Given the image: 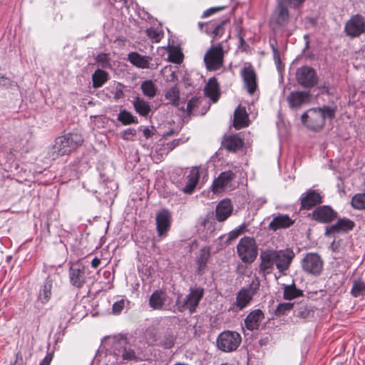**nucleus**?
I'll return each instance as SVG.
<instances>
[{
  "label": "nucleus",
  "mask_w": 365,
  "mask_h": 365,
  "mask_svg": "<svg viewBox=\"0 0 365 365\" xmlns=\"http://www.w3.org/2000/svg\"><path fill=\"white\" fill-rule=\"evenodd\" d=\"M208 218H209V215H207L206 218L203 220L202 225L204 226V227H206L207 225V223L208 222Z\"/></svg>",
  "instance_id": "obj_62"
},
{
  "label": "nucleus",
  "mask_w": 365,
  "mask_h": 365,
  "mask_svg": "<svg viewBox=\"0 0 365 365\" xmlns=\"http://www.w3.org/2000/svg\"><path fill=\"white\" fill-rule=\"evenodd\" d=\"M161 335L154 328H150L147 329L145 332V337L148 343L152 345H158Z\"/></svg>",
  "instance_id": "obj_39"
},
{
  "label": "nucleus",
  "mask_w": 365,
  "mask_h": 365,
  "mask_svg": "<svg viewBox=\"0 0 365 365\" xmlns=\"http://www.w3.org/2000/svg\"><path fill=\"white\" fill-rule=\"evenodd\" d=\"M354 227V222L349 219L341 218L331 226H327L325 230V236H330L336 233L347 232Z\"/></svg>",
  "instance_id": "obj_19"
},
{
  "label": "nucleus",
  "mask_w": 365,
  "mask_h": 365,
  "mask_svg": "<svg viewBox=\"0 0 365 365\" xmlns=\"http://www.w3.org/2000/svg\"><path fill=\"white\" fill-rule=\"evenodd\" d=\"M264 319V314L260 309L251 312L245 320V324L247 329L255 330L259 328V324Z\"/></svg>",
  "instance_id": "obj_24"
},
{
  "label": "nucleus",
  "mask_w": 365,
  "mask_h": 365,
  "mask_svg": "<svg viewBox=\"0 0 365 365\" xmlns=\"http://www.w3.org/2000/svg\"><path fill=\"white\" fill-rule=\"evenodd\" d=\"M156 229L160 237L167 235L171 225L172 217L168 210H163L156 215Z\"/></svg>",
  "instance_id": "obj_16"
},
{
  "label": "nucleus",
  "mask_w": 365,
  "mask_h": 365,
  "mask_svg": "<svg viewBox=\"0 0 365 365\" xmlns=\"http://www.w3.org/2000/svg\"><path fill=\"white\" fill-rule=\"evenodd\" d=\"M287 5L282 0H277L276 7L270 18V26L274 31L287 25L289 19Z\"/></svg>",
  "instance_id": "obj_7"
},
{
  "label": "nucleus",
  "mask_w": 365,
  "mask_h": 365,
  "mask_svg": "<svg viewBox=\"0 0 365 365\" xmlns=\"http://www.w3.org/2000/svg\"><path fill=\"white\" fill-rule=\"evenodd\" d=\"M273 56L275 61H279V53L277 48H275L273 45H272Z\"/></svg>",
  "instance_id": "obj_57"
},
{
  "label": "nucleus",
  "mask_w": 365,
  "mask_h": 365,
  "mask_svg": "<svg viewBox=\"0 0 365 365\" xmlns=\"http://www.w3.org/2000/svg\"><path fill=\"white\" fill-rule=\"evenodd\" d=\"M52 280L48 277L43 286L40 289L38 294V299L42 304H46L51 297Z\"/></svg>",
  "instance_id": "obj_31"
},
{
  "label": "nucleus",
  "mask_w": 365,
  "mask_h": 365,
  "mask_svg": "<svg viewBox=\"0 0 365 365\" xmlns=\"http://www.w3.org/2000/svg\"><path fill=\"white\" fill-rule=\"evenodd\" d=\"M207 24V23L199 22V23H198V26H199L200 29L201 30H202V29H203V26H206V24Z\"/></svg>",
  "instance_id": "obj_63"
},
{
  "label": "nucleus",
  "mask_w": 365,
  "mask_h": 365,
  "mask_svg": "<svg viewBox=\"0 0 365 365\" xmlns=\"http://www.w3.org/2000/svg\"><path fill=\"white\" fill-rule=\"evenodd\" d=\"M235 177V174L231 170L221 173L218 178L213 181L212 191L215 193H219L225 191L227 188H230L232 181Z\"/></svg>",
  "instance_id": "obj_15"
},
{
  "label": "nucleus",
  "mask_w": 365,
  "mask_h": 365,
  "mask_svg": "<svg viewBox=\"0 0 365 365\" xmlns=\"http://www.w3.org/2000/svg\"><path fill=\"white\" fill-rule=\"evenodd\" d=\"M133 104L136 113L142 116L148 115L150 111V103L139 97L135 98Z\"/></svg>",
  "instance_id": "obj_32"
},
{
  "label": "nucleus",
  "mask_w": 365,
  "mask_h": 365,
  "mask_svg": "<svg viewBox=\"0 0 365 365\" xmlns=\"http://www.w3.org/2000/svg\"><path fill=\"white\" fill-rule=\"evenodd\" d=\"M152 58L148 56H143L138 52H130L128 55V61L137 68L145 69L150 68Z\"/></svg>",
  "instance_id": "obj_23"
},
{
  "label": "nucleus",
  "mask_w": 365,
  "mask_h": 365,
  "mask_svg": "<svg viewBox=\"0 0 365 365\" xmlns=\"http://www.w3.org/2000/svg\"><path fill=\"white\" fill-rule=\"evenodd\" d=\"M53 359V354L48 353L39 365H50Z\"/></svg>",
  "instance_id": "obj_55"
},
{
  "label": "nucleus",
  "mask_w": 365,
  "mask_h": 365,
  "mask_svg": "<svg viewBox=\"0 0 365 365\" xmlns=\"http://www.w3.org/2000/svg\"><path fill=\"white\" fill-rule=\"evenodd\" d=\"M351 205L356 209L365 208V193H359L355 195L351 199Z\"/></svg>",
  "instance_id": "obj_44"
},
{
  "label": "nucleus",
  "mask_w": 365,
  "mask_h": 365,
  "mask_svg": "<svg viewBox=\"0 0 365 365\" xmlns=\"http://www.w3.org/2000/svg\"><path fill=\"white\" fill-rule=\"evenodd\" d=\"M336 217L337 213L328 205L319 206L312 212L313 219L322 223L331 222Z\"/></svg>",
  "instance_id": "obj_17"
},
{
  "label": "nucleus",
  "mask_w": 365,
  "mask_h": 365,
  "mask_svg": "<svg viewBox=\"0 0 365 365\" xmlns=\"http://www.w3.org/2000/svg\"><path fill=\"white\" fill-rule=\"evenodd\" d=\"M147 36L155 43H158L163 38L164 33L160 29L149 28L146 30Z\"/></svg>",
  "instance_id": "obj_43"
},
{
  "label": "nucleus",
  "mask_w": 365,
  "mask_h": 365,
  "mask_svg": "<svg viewBox=\"0 0 365 365\" xmlns=\"http://www.w3.org/2000/svg\"><path fill=\"white\" fill-rule=\"evenodd\" d=\"M96 61L103 67L108 64L109 59L107 54L102 53L96 56Z\"/></svg>",
  "instance_id": "obj_51"
},
{
  "label": "nucleus",
  "mask_w": 365,
  "mask_h": 365,
  "mask_svg": "<svg viewBox=\"0 0 365 365\" xmlns=\"http://www.w3.org/2000/svg\"><path fill=\"white\" fill-rule=\"evenodd\" d=\"M335 114L336 108L334 107L311 108L302 115V121L309 128L318 130L324 127L327 120H333Z\"/></svg>",
  "instance_id": "obj_2"
},
{
  "label": "nucleus",
  "mask_w": 365,
  "mask_h": 365,
  "mask_svg": "<svg viewBox=\"0 0 365 365\" xmlns=\"http://www.w3.org/2000/svg\"><path fill=\"white\" fill-rule=\"evenodd\" d=\"M123 86L121 83H118L115 91L113 92L114 98L118 100L124 97V93L123 91Z\"/></svg>",
  "instance_id": "obj_52"
},
{
  "label": "nucleus",
  "mask_w": 365,
  "mask_h": 365,
  "mask_svg": "<svg viewBox=\"0 0 365 365\" xmlns=\"http://www.w3.org/2000/svg\"><path fill=\"white\" fill-rule=\"evenodd\" d=\"M197 102H198V99L196 98H192V99H190L188 101V103L187 104V108H186V110L188 114H190L192 113V111L193 110V109L197 106Z\"/></svg>",
  "instance_id": "obj_53"
},
{
  "label": "nucleus",
  "mask_w": 365,
  "mask_h": 365,
  "mask_svg": "<svg viewBox=\"0 0 365 365\" xmlns=\"http://www.w3.org/2000/svg\"><path fill=\"white\" fill-rule=\"evenodd\" d=\"M294 221L287 215H279L274 217L269 225V228L276 231L279 229L287 228L293 225Z\"/></svg>",
  "instance_id": "obj_26"
},
{
  "label": "nucleus",
  "mask_w": 365,
  "mask_h": 365,
  "mask_svg": "<svg viewBox=\"0 0 365 365\" xmlns=\"http://www.w3.org/2000/svg\"><path fill=\"white\" fill-rule=\"evenodd\" d=\"M302 208L309 210L322 202L319 192L314 190H307L300 198Z\"/></svg>",
  "instance_id": "obj_20"
},
{
  "label": "nucleus",
  "mask_w": 365,
  "mask_h": 365,
  "mask_svg": "<svg viewBox=\"0 0 365 365\" xmlns=\"http://www.w3.org/2000/svg\"><path fill=\"white\" fill-rule=\"evenodd\" d=\"M143 93L149 98H153L156 94V86L151 80L145 81L141 84Z\"/></svg>",
  "instance_id": "obj_36"
},
{
  "label": "nucleus",
  "mask_w": 365,
  "mask_h": 365,
  "mask_svg": "<svg viewBox=\"0 0 365 365\" xmlns=\"http://www.w3.org/2000/svg\"><path fill=\"white\" fill-rule=\"evenodd\" d=\"M241 341V336L237 332L225 331L218 336L217 346L219 349L223 351L230 352L237 349Z\"/></svg>",
  "instance_id": "obj_6"
},
{
  "label": "nucleus",
  "mask_w": 365,
  "mask_h": 365,
  "mask_svg": "<svg viewBox=\"0 0 365 365\" xmlns=\"http://www.w3.org/2000/svg\"><path fill=\"white\" fill-rule=\"evenodd\" d=\"M180 144V139L174 140L173 141L167 144L168 148L170 150L174 149L177 145Z\"/></svg>",
  "instance_id": "obj_56"
},
{
  "label": "nucleus",
  "mask_w": 365,
  "mask_h": 365,
  "mask_svg": "<svg viewBox=\"0 0 365 365\" xmlns=\"http://www.w3.org/2000/svg\"><path fill=\"white\" fill-rule=\"evenodd\" d=\"M207 261V256L205 253H202L197 259V263L198 266V272L199 273L203 272L206 267Z\"/></svg>",
  "instance_id": "obj_48"
},
{
  "label": "nucleus",
  "mask_w": 365,
  "mask_h": 365,
  "mask_svg": "<svg viewBox=\"0 0 365 365\" xmlns=\"http://www.w3.org/2000/svg\"><path fill=\"white\" fill-rule=\"evenodd\" d=\"M225 52L222 43L212 45L205 53L204 63L208 71H217L222 67Z\"/></svg>",
  "instance_id": "obj_5"
},
{
  "label": "nucleus",
  "mask_w": 365,
  "mask_h": 365,
  "mask_svg": "<svg viewBox=\"0 0 365 365\" xmlns=\"http://www.w3.org/2000/svg\"><path fill=\"white\" fill-rule=\"evenodd\" d=\"M226 8V6H215V7H211L207 10H205L202 15V18H207V17H210L214 14H215L217 12H220L222 10H224Z\"/></svg>",
  "instance_id": "obj_47"
},
{
  "label": "nucleus",
  "mask_w": 365,
  "mask_h": 365,
  "mask_svg": "<svg viewBox=\"0 0 365 365\" xmlns=\"http://www.w3.org/2000/svg\"><path fill=\"white\" fill-rule=\"evenodd\" d=\"M176 336L170 331H166L161 335L158 345L164 349H170L174 346Z\"/></svg>",
  "instance_id": "obj_34"
},
{
  "label": "nucleus",
  "mask_w": 365,
  "mask_h": 365,
  "mask_svg": "<svg viewBox=\"0 0 365 365\" xmlns=\"http://www.w3.org/2000/svg\"><path fill=\"white\" fill-rule=\"evenodd\" d=\"M9 82V79L0 73V86H6Z\"/></svg>",
  "instance_id": "obj_60"
},
{
  "label": "nucleus",
  "mask_w": 365,
  "mask_h": 365,
  "mask_svg": "<svg viewBox=\"0 0 365 365\" xmlns=\"http://www.w3.org/2000/svg\"><path fill=\"white\" fill-rule=\"evenodd\" d=\"M179 89L176 86L171 87L165 94V98L173 105L178 106L179 103Z\"/></svg>",
  "instance_id": "obj_42"
},
{
  "label": "nucleus",
  "mask_w": 365,
  "mask_h": 365,
  "mask_svg": "<svg viewBox=\"0 0 365 365\" xmlns=\"http://www.w3.org/2000/svg\"><path fill=\"white\" fill-rule=\"evenodd\" d=\"M293 307L292 303H281L278 305L277 308V313L278 314H284L285 312L288 310H290Z\"/></svg>",
  "instance_id": "obj_50"
},
{
  "label": "nucleus",
  "mask_w": 365,
  "mask_h": 365,
  "mask_svg": "<svg viewBox=\"0 0 365 365\" xmlns=\"http://www.w3.org/2000/svg\"><path fill=\"white\" fill-rule=\"evenodd\" d=\"M296 79L304 88H312L317 83V76L314 68L304 66L297 71Z\"/></svg>",
  "instance_id": "obj_11"
},
{
  "label": "nucleus",
  "mask_w": 365,
  "mask_h": 365,
  "mask_svg": "<svg viewBox=\"0 0 365 365\" xmlns=\"http://www.w3.org/2000/svg\"><path fill=\"white\" fill-rule=\"evenodd\" d=\"M83 141L81 135L76 133H68L56 138L51 148L49 155L56 159L64 155H68L80 146Z\"/></svg>",
  "instance_id": "obj_3"
},
{
  "label": "nucleus",
  "mask_w": 365,
  "mask_h": 365,
  "mask_svg": "<svg viewBox=\"0 0 365 365\" xmlns=\"http://www.w3.org/2000/svg\"><path fill=\"white\" fill-rule=\"evenodd\" d=\"M351 294L355 297H359L365 294V282L361 279L355 280L351 290Z\"/></svg>",
  "instance_id": "obj_41"
},
{
  "label": "nucleus",
  "mask_w": 365,
  "mask_h": 365,
  "mask_svg": "<svg viewBox=\"0 0 365 365\" xmlns=\"http://www.w3.org/2000/svg\"><path fill=\"white\" fill-rule=\"evenodd\" d=\"M246 226L245 225H240L238 228L232 230L229 235L227 240V243H230L231 241L237 238L240 235L243 234L245 231Z\"/></svg>",
  "instance_id": "obj_45"
},
{
  "label": "nucleus",
  "mask_w": 365,
  "mask_h": 365,
  "mask_svg": "<svg viewBox=\"0 0 365 365\" xmlns=\"http://www.w3.org/2000/svg\"><path fill=\"white\" fill-rule=\"evenodd\" d=\"M168 59L170 62L180 63L183 60V54L178 47H171L168 50Z\"/></svg>",
  "instance_id": "obj_38"
},
{
  "label": "nucleus",
  "mask_w": 365,
  "mask_h": 365,
  "mask_svg": "<svg viewBox=\"0 0 365 365\" xmlns=\"http://www.w3.org/2000/svg\"><path fill=\"white\" fill-rule=\"evenodd\" d=\"M126 339L121 338L119 339L115 344V349L118 346L123 347L122 351L119 350L118 352L115 351V355H119L121 353V356L123 360H132L136 358L135 351L128 347H126Z\"/></svg>",
  "instance_id": "obj_29"
},
{
  "label": "nucleus",
  "mask_w": 365,
  "mask_h": 365,
  "mask_svg": "<svg viewBox=\"0 0 365 365\" xmlns=\"http://www.w3.org/2000/svg\"><path fill=\"white\" fill-rule=\"evenodd\" d=\"M101 260L98 258L95 257L94 259H93L91 262V266L93 268H97L99 266Z\"/></svg>",
  "instance_id": "obj_59"
},
{
  "label": "nucleus",
  "mask_w": 365,
  "mask_h": 365,
  "mask_svg": "<svg viewBox=\"0 0 365 365\" xmlns=\"http://www.w3.org/2000/svg\"><path fill=\"white\" fill-rule=\"evenodd\" d=\"M344 32L351 38H356L365 32V18L361 14L350 17L344 26Z\"/></svg>",
  "instance_id": "obj_9"
},
{
  "label": "nucleus",
  "mask_w": 365,
  "mask_h": 365,
  "mask_svg": "<svg viewBox=\"0 0 365 365\" xmlns=\"http://www.w3.org/2000/svg\"><path fill=\"white\" fill-rule=\"evenodd\" d=\"M310 311L307 307L300 308L297 312V317L302 319H307L310 316Z\"/></svg>",
  "instance_id": "obj_54"
},
{
  "label": "nucleus",
  "mask_w": 365,
  "mask_h": 365,
  "mask_svg": "<svg viewBox=\"0 0 365 365\" xmlns=\"http://www.w3.org/2000/svg\"><path fill=\"white\" fill-rule=\"evenodd\" d=\"M294 257V252L290 249L273 250L267 249L260 253L259 272L264 276L269 274L275 265L278 271L282 274L289 268Z\"/></svg>",
  "instance_id": "obj_1"
},
{
  "label": "nucleus",
  "mask_w": 365,
  "mask_h": 365,
  "mask_svg": "<svg viewBox=\"0 0 365 365\" xmlns=\"http://www.w3.org/2000/svg\"><path fill=\"white\" fill-rule=\"evenodd\" d=\"M136 135V130L133 128H128L120 133V137L126 140H133Z\"/></svg>",
  "instance_id": "obj_49"
},
{
  "label": "nucleus",
  "mask_w": 365,
  "mask_h": 365,
  "mask_svg": "<svg viewBox=\"0 0 365 365\" xmlns=\"http://www.w3.org/2000/svg\"><path fill=\"white\" fill-rule=\"evenodd\" d=\"M362 185L364 186V190H365V178H364V182H363V185Z\"/></svg>",
  "instance_id": "obj_64"
},
{
  "label": "nucleus",
  "mask_w": 365,
  "mask_h": 365,
  "mask_svg": "<svg viewBox=\"0 0 365 365\" xmlns=\"http://www.w3.org/2000/svg\"><path fill=\"white\" fill-rule=\"evenodd\" d=\"M125 301L123 299H121L120 300L115 302L113 304L112 313L115 315L120 314L125 307Z\"/></svg>",
  "instance_id": "obj_46"
},
{
  "label": "nucleus",
  "mask_w": 365,
  "mask_h": 365,
  "mask_svg": "<svg viewBox=\"0 0 365 365\" xmlns=\"http://www.w3.org/2000/svg\"><path fill=\"white\" fill-rule=\"evenodd\" d=\"M302 294L300 290L297 289L294 285H285L284 287V298L286 299H293Z\"/></svg>",
  "instance_id": "obj_40"
},
{
  "label": "nucleus",
  "mask_w": 365,
  "mask_h": 365,
  "mask_svg": "<svg viewBox=\"0 0 365 365\" xmlns=\"http://www.w3.org/2000/svg\"><path fill=\"white\" fill-rule=\"evenodd\" d=\"M323 265V260L317 253H307L302 260L303 270L314 276H318L321 274Z\"/></svg>",
  "instance_id": "obj_8"
},
{
  "label": "nucleus",
  "mask_w": 365,
  "mask_h": 365,
  "mask_svg": "<svg viewBox=\"0 0 365 365\" xmlns=\"http://www.w3.org/2000/svg\"><path fill=\"white\" fill-rule=\"evenodd\" d=\"M109 78L108 73L102 70L97 69L92 75L93 86L95 88L101 87Z\"/></svg>",
  "instance_id": "obj_33"
},
{
  "label": "nucleus",
  "mask_w": 365,
  "mask_h": 365,
  "mask_svg": "<svg viewBox=\"0 0 365 365\" xmlns=\"http://www.w3.org/2000/svg\"><path fill=\"white\" fill-rule=\"evenodd\" d=\"M237 253L242 262H253L258 255V247L255 240L250 237L241 238L237 245Z\"/></svg>",
  "instance_id": "obj_4"
},
{
  "label": "nucleus",
  "mask_w": 365,
  "mask_h": 365,
  "mask_svg": "<svg viewBox=\"0 0 365 365\" xmlns=\"http://www.w3.org/2000/svg\"><path fill=\"white\" fill-rule=\"evenodd\" d=\"M336 244H337V243H336L335 241H334V242L331 243V249L332 250V251H333L334 252H337V253H339V252H340V250H339V247L337 246V245H336Z\"/></svg>",
  "instance_id": "obj_61"
},
{
  "label": "nucleus",
  "mask_w": 365,
  "mask_h": 365,
  "mask_svg": "<svg viewBox=\"0 0 365 365\" xmlns=\"http://www.w3.org/2000/svg\"><path fill=\"white\" fill-rule=\"evenodd\" d=\"M143 135L145 137V138H149L151 137L152 135V132L151 130L148 128H145L143 130Z\"/></svg>",
  "instance_id": "obj_58"
},
{
  "label": "nucleus",
  "mask_w": 365,
  "mask_h": 365,
  "mask_svg": "<svg viewBox=\"0 0 365 365\" xmlns=\"http://www.w3.org/2000/svg\"><path fill=\"white\" fill-rule=\"evenodd\" d=\"M205 93L213 102H216L219 98V84L215 78L209 79L205 87Z\"/></svg>",
  "instance_id": "obj_30"
},
{
  "label": "nucleus",
  "mask_w": 365,
  "mask_h": 365,
  "mask_svg": "<svg viewBox=\"0 0 365 365\" xmlns=\"http://www.w3.org/2000/svg\"><path fill=\"white\" fill-rule=\"evenodd\" d=\"M248 116L245 108L238 107L234 113V122L233 125L237 129L248 125Z\"/></svg>",
  "instance_id": "obj_28"
},
{
  "label": "nucleus",
  "mask_w": 365,
  "mask_h": 365,
  "mask_svg": "<svg viewBox=\"0 0 365 365\" xmlns=\"http://www.w3.org/2000/svg\"><path fill=\"white\" fill-rule=\"evenodd\" d=\"M257 288L252 286L242 288L236 295V301L233 304L234 311H241L247 307L252 302L256 293Z\"/></svg>",
  "instance_id": "obj_13"
},
{
  "label": "nucleus",
  "mask_w": 365,
  "mask_h": 365,
  "mask_svg": "<svg viewBox=\"0 0 365 365\" xmlns=\"http://www.w3.org/2000/svg\"><path fill=\"white\" fill-rule=\"evenodd\" d=\"M228 21V19H224L221 21L207 22L205 29L206 34L211 36L213 39L222 37L225 32V26Z\"/></svg>",
  "instance_id": "obj_21"
},
{
  "label": "nucleus",
  "mask_w": 365,
  "mask_h": 365,
  "mask_svg": "<svg viewBox=\"0 0 365 365\" xmlns=\"http://www.w3.org/2000/svg\"><path fill=\"white\" fill-rule=\"evenodd\" d=\"M203 294L204 289L202 288H190V293L187 295L182 305L179 306V310L182 311L185 307H187L190 313L195 312Z\"/></svg>",
  "instance_id": "obj_14"
},
{
  "label": "nucleus",
  "mask_w": 365,
  "mask_h": 365,
  "mask_svg": "<svg viewBox=\"0 0 365 365\" xmlns=\"http://www.w3.org/2000/svg\"><path fill=\"white\" fill-rule=\"evenodd\" d=\"M244 87L250 95H253L257 89V73L250 63L245 65L240 71Z\"/></svg>",
  "instance_id": "obj_10"
},
{
  "label": "nucleus",
  "mask_w": 365,
  "mask_h": 365,
  "mask_svg": "<svg viewBox=\"0 0 365 365\" xmlns=\"http://www.w3.org/2000/svg\"><path fill=\"white\" fill-rule=\"evenodd\" d=\"M68 274L71 285L77 288H81L86 280V267L78 262L72 263Z\"/></svg>",
  "instance_id": "obj_12"
},
{
  "label": "nucleus",
  "mask_w": 365,
  "mask_h": 365,
  "mask_svg": "<svg viewBox=\"0 0 365 365\" xmlns=\"http://www.w3.org/2000/svg\"><path fill=\"white\" fill-rule=\"evenodd\" d=\"M233 207L231 201L228 199L221 200L217 205L215 217L218 222L225 221L232 214Z\"/></svg>",
  "instance_id": "obj_22"
},
{
  "label": "nucleus",
  "mask_w": 365,
  "mask_h": 365,
  "mask_svg": "<svg viewBox=\"0 0 365 365\" xmlns=\"http://www.w3.org/2000/svg\"><path fill=\"white\" fill-rule=\"evenodd\" d=\"M118 120L123 125L137 124L138 123L137 118L126 110H123L118 113Z\"/></svg>",
  "instance_id": "obj_37"
},
{
  "label": "nucleus",
  "mask_w": 365,
  "mask_h": 365,
  "mask_svg": "<svg viewBox=\"0 0 365 365\" xmlns=\"http://www.w3.org/2000/svg\"><path fill=\"white\" fill-rule=\"evenodd\" d=\"M289 106L292 109H299L310 102V94L306 91H294L287 98Z\"/></svg>",
  "instance_id": "obj_18"
},
{
  "label": "nucleus",
  "mask_w": 365,
  "mask_h": 365,
  "mask_svg": "<svg viewBox=\"0 0 365 365\" xmlns=\"http://www.w3.org/2000/svg\"><path fill=\"white\" fill-rule=\"evenodd\" d=\"M165 297L162 292H154L149 299L150 306L154 309H160L165 304Z\"/></svg>",
  "instance_id": "obj_35"
},
{
  "label": "nucleus",
  "mask_w": 365,
  "mask_h": 365,
  "mask_svg": "<svg viewBox=\"0 0 365 365\" xmlns=\"http://www.w3.org/2000/svg\"><path fill=\"white\" fill-rule=\"evenodd\" d=\"M200 178V171L199 168L197 167H193L190 174L187 175V182L185 186L182 188V192L186 194H191L195 188L196 187Z\"/></svg>",
  "instance_id": "obj_25"
},
{
  "label": "nucleus",
  "mask_w": 365,
  "mask_h": 365,
  "mask_svg": "<svg viewBox=\"0 0 365 365\" xmlns=\"http://www.w3.org/2000/svg\"><path fill=\"white\" fill-rule=\"evenodd\" d=\"M243 140L237 135H231L225 138L223 146L229 151L236 152L243 146Z\"/></svg>",
  "instance_id": "obj_27"
}]
</instances>
